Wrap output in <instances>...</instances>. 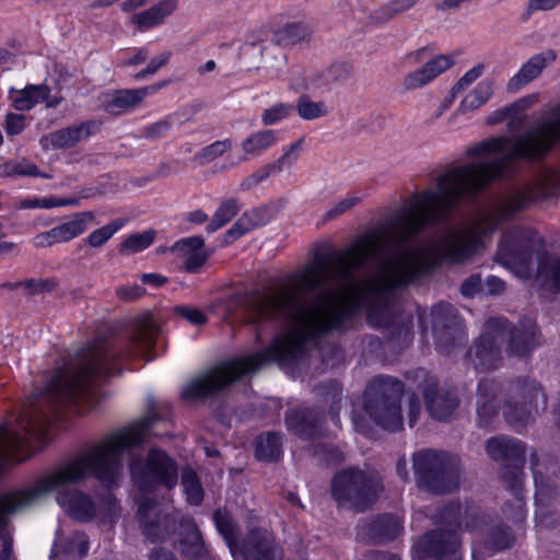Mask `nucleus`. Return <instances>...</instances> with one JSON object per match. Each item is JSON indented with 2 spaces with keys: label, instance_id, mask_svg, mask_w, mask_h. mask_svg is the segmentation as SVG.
I'll return each mask as SVG.
<instances>
[{
  "label": "nucleus",
  "instance_id": "7ed1b4c3",
  "mask_svg": "<svg viewBox=\"0 0 560 560\" xmlns=\"http://www.w3.org/2000/svg\"><path fill=\"white\" fill-rule=\"evenodd\" d=\"M156 420V415H148L137 425L106 436L89 450L57 465L32 488L8 493L1 502L7 504L10 512H19L54 492L57 503L70 517L79 522H90L96 517L112 522L118 511L116 498L108 492L97 506L77 486L94 477L108 489L117 488L122 476V453L139 445Z\"/></svg>",
  "mask_w": 560,
  "mask_h": 560
},
{
  "label": "nucleus",
  "instance_id": "13d9d810",
  "mask_svg": "<svg viewBox=\"0 0 560 560\" xmlns=\"http://www.w3.org/2000/svg\"><path fill=\"white\" fill-rule=\"evenodd\" d=\"M174 313L194 325H203L207 323L206 315L191 305H177L174 307Z\"/></svg>",
  "mask_w": 560,
  "mask_h": 560
},
{
  "label": "nucleus",
  "instance_id": "3c124183",
  "mask_svg": "<svg viewBox=\"0 0 560 560\" xmlns=\"http://www.w3.org/2000/svg\"><path fill=\"white\" fill-rule=\"evenodd\" d=\"M552 504H536V525L546 528L551 529L555 528L560 524V516L551 508Z\"/></svg>",
  "mask_w": 560,
  "mask_h": 560
},
{
  "label": "nucleus",
  "instance_id": "f8f14e48",
  "mask_svg": "<svg viewBox=\"0 0 560 560\" xmlns=\"http://www.w3.org/2000/svg\"><path fill=\"white\" fill-rule=\"evenodd\" d=\"M238 556L244 560H283L284 551L270 530L254 527L238 545Z\"/></svg>",
  "mask_w": 560,
  "mask_h": 560
},
{
  "label": "nucleus",
  "instance_id": "c03bdc74",
  "mask_svg": "<svg viewBox=\"0 0 560 560\" xmlns=\"http://www.w3.org/2000/svg\"><path fill=\"white\" fill-rule=\"evenodd\" d=\"M155 232L153 230L143 233L129 235L120 245L119 253L121 255H130L142 252L148 248L154 241Z\"/></svg>",
  "mask_w": 560,
  "mask_h": 560
},
{
  "label": "nucleus",
  "instance_id": "2eb2a0df",
  "mask_svg": "<svg viewBox=\"0 0 560 560\" xmlns=\"http://www.w3.org/2000/svg\"><path fill=\"white\" fill-rule=\"evenodd\" d=\"M486 452L491 459L500 462L501 465H520L525 464L527 446L516 438L499 435L487 441Z\"/></svg>",
  "mask_w": 560,
  "mask_h": 560
},
{
  "label": "nucleus",
  "instance_id": "423d86ee",
  "mask_svg": "<svg viewBox=\"0 0 560 560\" xmlns=\"http://www.w3.org/2000/svg\"><path fill=\"white\" fill-rule=\"evenodd\" d=\"M412 467L419 487L436 494L456 489L462 478L460 459L445 452L417 451L412 455Z\"/></svg>",
  "mask_w": 560,
  "mask_h": 560
},
{
  "label": "nucleus",
  "instance_id": "6ab92c4d",
  "mask_svg": "<svg viewBox=\"0 0 560 560\" xmlns=\"http://www.w3.org/2000/svg\"><path fill=\"white\" fill-rule=\"evenodd\" d=\"M425 407L430 416L439 421L448 420L458 407L457 395L450 389L434 384L428 385L423 390Z\"/></svg>",
  "mask_w": 560,
  "mask_h": 560
},
{
  "label": "nucleus",
  "instance_id": "4d7b16f0",
  "mask_svg": "<svg viewBox=\"0 0 560 560\" xmlns=\"http://www.w3.org/2000/svg\"><path fill=\"white\" fill-rule=\"evenodd\" d=\"M170 58V51H164L161 55L153 57L144 69L135 74V79L142 80L149 75L155 74L162 67L167 65Z\"/></svg>",
  "mask_w": 560,
  "mask_h": 560
},
{
  "label": "nucleus",
  "instance_id": "69168bd1",
  "mask_svg": "<svg viewBox=\"0 0 560 560\" xmlns=\"http://www.w3.org/2000/svg\"><path fill=\"white\" fill-rule=\"evenodd\" d=\"M327 386L329 388V392L326 395L327 396L330 395L331 396V400H332V404H331V407H330V415H331V418H332L334 422L338 425V422H339V419H338V410H339L338 402L340 401L342 389H341L340 384L338 382H336V381H330L327 384Z\"/></svg>",
  "mask_w": 560,
  "mask_h": 560
},
{
  "label": "nucleus",
  "instance_id": "09e8293b",
  "mask_svg": "<svg viewBox=\"0 0 560 560\" xmlns=\"http://www.w3.org/2000/svg\"><path fill=\"white\" fill-rule=\"evenodd\" d=\"M7 495L8 493L1 495L0 501H2ZM5 505V503L0 502V540L2 544L0 560H14L12 555V537L3 530L7 525V517L14 512H10Z\"/></svg>",
  "mask_w": 560,
  "mask_h": 560
},
{
  "label": "nucleus",
  "instance_id": "6e6552de",
  "mask_svg": "<svg viewBox=\"0 0 560 560\" xmlns=\"http://www.w3.org/2000/svg\"><path fill=\"white\" fill-rule=\"evenodd\" d=\"M382 490L383 485L375 474L353 467L337 472L331 480L336 502L355 512L371 508Z\"/></svg>",
  "mask_w": 560,
  "mask_h": 560
},
{
  "label": "nucleus",
  "instance_id": "4be33fe9",
  "mask_svg": "<svg viewBox=\"0 0 560 560\" xmlns=\"http://www.w3.org/2000/svg\"><path fill=\"white\" fill-rule=\"evenodd\" d=\"M171 250L177 254L178 258L183 260V268L190 273L198 272L210 256L201 236L179 240L171 247Z\"/></svg>",
  "mask_w": 560,
  "mask_h": 560
},
{
  "label": "nucleus",
  "instance_id": "8fccbe9b",
  "mask_svg": "<svg viewBox=\"0 0 560 560\" xmlns=\"http://www.w3.org/2000/svg\"><path fill=\"white\" fill-rule=\"evenodd\" d=\"M4 172L8 176H40L48 177L47 175L40 173L37 166L23 159L15 162H8L4 164Z\"/></svg>",
  "mask_w": 560,
  "mask_h": 560
},
{
  "label": "nucleus",
  "instance_id": "20e7f679",
  "mask_svg": "<svg viewBox=\"0 0 560 560\" xmlns=\"http://www.w3.org/2000/svg\"><path fill=\"white\" fill-rule=\"evenodd\" d=\"M137 518L142 534L152 542L170 537L179 522L183 529L179 550L188 560H207L209 555L201 533L191 517H180L178 513H162L156 502L150 498L139 499Z\"/></svg>",
  "mask_w": 560,
  "mask_h": 560
},
{
  "label": "nucleus",
  "instance_id": "6e6d98bb",
  "mask_svg": "<svg viewBox=\"0 0 560 560\" xmlns=\"http://www.w3.org/2000/svg\"><path fill=\"white\" fill-rule=\"evenodd\" d=\"M504 514L514 523H522L526 517L525 501L522 494L515 495L511 503L504 506Z\"/></svg>",
  "mask_w": 560,
  "mask_h": 560
},
{
  "label": "nucleus",
  "instance_id": "1a4fd4ad",
  "mask_svg": "<svg viewBox=\"0 0 560 560\" xmlns=\"http://www.w3.org/2000/svg\"><path fill=\"white\" fill-rule=\"evenodd\" d=\"M539 401L545 408L547 396L541 384L529 377L516 378L506 388L503 416L516 429L524 428L534 421Z\"/></svg>",
  "mask_w": 560,
  "mask_h": 560
},
{
  "label": "nucleus",
  "instance_id": "9b49d317",
  "mask_svg": "<svg viewBox=\"0 0 560 560\" xmlns=\"http://www.w3.org/2000/svg\"><path fill=\"white\" fill-rule=\"evenodd\" d=\"M490 328H495L500 340L506 343L505 352L517 358L528 357L541 345V334L532 318H523L513 324L506 319H490Z\"/></svg>",
  "mask_w": 560,
  "mask_h": 560
},
{
  "label": "nucleus",
  "instance_id": "de8ad7c7",
  "mask_svg": "<svg viewBox=\"0 0 560 560\" xmlns=\"http://www.w3.org/2000/svg\"><path fill=\"white\" fill-rule=\"evenodd\" d=\"M294 110V105L290 103H276L268 108H265L261 113V122L264 126H273L288 117Z\"/></svg>",
  "mask_w": 560,
  "mask_h": 560
},
{
  "label": "nucleus",
  "instance_id": "393cba45",
  "mask_svg": "<svg viewBox=\"0 0 560 560\" xmlns=\"http://www.w3.org/2000/svg\"><path fill=\"white\" fill-rule=\"evenodd\" d=\"M362 535L374 544H382L397 538L402 532V523L398 516L384 514L362 525Z\"/></svg>",
  "mask_w": 560,
  "mask_h": 560
},
{
  "label": "nucleus",
  "instance_id": "680f3d73",
  "mask_svg": "<svg viewBox=\"0 0 560 560\" xmlns=\"http://www.w3.org/2000/svg\"><path fill=\"white\" fill-rule=\"evenodd\" d=\"M360 202V198L358 197H347L342 200H340L338 203H336L334 207H331L329 210L326 211L324 214L323 220L329 221L332 220L350 209H352L355 205Z\"/></svg>",
  "mask_w": 560,
  "mask_h": 560
},
{
  "label": "nucleus",
  "instance_id": "f3484780",
  "mask_svg": "<svg viewBox=\"0 0 560 560\" xmlns=\"http://www.w3.org/2000/svg\"><path fill=\"white\" fill-rule=\"evenodd\" d=\"M533 252L532 241L517 231L503 235L497 256L498 260L504 265H526Z\"/></svg>",
  "mask_w": 560,
  "mask_h": 560
},
{
  "label": "nucleus",
  "instance_id": "603ef678",
  "mask_svg": "<svg viewBox=\"0 0 560 560\" xmlns=\"http://www.w3.org/2000/svg\"><path fill=\"white\" fill-rule=\"evenodd\" d=\"M232 148V140L225 139L221 141H215L207 147H205L200 153H198L197 158L201 161V163H209L217 158L223 155L226 151Z\"/></svg>",
  "mask_w": 560,
  "mask_h": 560
},
{
  "label": "nucleus",
  "instance_id": "c756f323",
  "mask_svg": "<svg viewBox=\"0 0 560 560\" xmlns=\"http://www.w3.org/2000/svg\"><path fill=\"white\" fill-rule=\"evenodd\" d=\"M312 36L311 28L304 23H288L273 32L272 43L278 47L289 48L308 42Z\"/></svg>",
  "mask_w": 560,
  "mask_h": 560
},
{
  "label": "nucleus",
  "instance_id": "a19ab883",
  "mask_svg": "<svg viewBox=\"0 0 560 560\" xmlns=\"http://www.w3.org/2000/svg\"><path fill=\"white\" fill-rule=\"evenodd\" d=\"M250 52L255 59H265L266 67L275 70L277 75L287 62V55L272 47L250 44Z\"/></svg>",
  "mask_w": 560,
  "mask_h": 560
},
{
  "label": "nucleus",
  "instance_id": "ddd939ff",
  "mask_svg": "<svg viewBox=\"0 0 560 560\" xmlns=\"http://www.w3.org/2000/svg\"><path fill=\"white\" fill-rule=\"evenodd\" d=\"M500 337L495 328H490L482 334L469 349L467 355L478 371L498 369L502 363Z\"/></svg>",
  "mask_w": 560,
  "mask_h": 560
},
{
  "label": "nucleus",
  "instance_id": "4c0bfd02",
  "mask_svg": "<svg viewBox=\"0 0 560 560\" xmlns=\"http://www.w3.org/2000/svg\"><path fill=\"white\" fill-rule=\"evenodd\" d=\"M525 464L501 465L499 479L514 495L522 494L525 485Z\"/></svg>",
  "mask_w": 560,
  "mask_h": 560
},
{
  "label": "nucleus",
  "instance_id": "cd10ccee",
  "mask_svg": "<svg viewBox=\"0 0 560 560\" xmlns=\"http://www.w3.org/2000/svg\"><path fill=\"white\" fill-rule=\"evenodd\" d=\"M353 75V68L346 62H335L328 68L314 72L311 77V84L316 89L342 85Z\"/></svg>",
  "mask_w": 560,
  "mask_h": 560
},
{
  "label": "nucleus",
  "instance_id": "c9c22d12",
  "mask_svg": "<svg viewBox=\"0 0 560 560\" xmlns=\"http://www.w3.org/2000/svg\"><path fill=\"white\" fill-rule=\"evenodd\" d=\"M89 550V539L84 533L75 532L71 534L63 542L56 544L52 549V557L65 555L77 560L83 558Z\"/></svg>",
  "mask_w": 560,
  "mask_h": 560
},
{
  "label": "nucleus",
  "instance_id": "e433bc0d",
  "mask_svg": "<svg viewBox=\"0 0 560 560\" xmlns=\"http://www.w3.org/2000/svg\"><path fill=\"white\" fill-rule=\"evenodd\" d=\"M282 452V436L278 432H267L256 439V457L271 462L279 458Z\"/></svg>",
  "mask_w": 560,
  "mask_h": 560
},
{
  "label": "nucleus",
  "instance_id": "f257e3e1",
  "mask_svg": "<svg viewBox=\"0 0 560 560\" xmlns=\"http://www.w3.org/2000/svg\"><path fill=\"white\" fill-rule=\"evenodd\" d=\"M451 212L452 167L435 178V188L413 194L385 226L361 235L345 250L315 258L267 292L219 299L212 307L224 319L273 322L283 332L265 351L222 362L194 377L182 388V398L217 396L269 361L284 366L302 360L320 336L346 329L359 307L366 310L373 326L390 325L396 290L441 262L452 264V230L424 245L407 244Z\"/></svg>",
  "mask_w": 560,
  "mask_h": 560
},
{
  "label": "nucleus",
  "instance_id": "49530a36",
  "mask_svg": "<svg viewBox=\"0 0 560 560\" xmlns=\"http://www.w3.org/2000/svg\"><path fill=\"white\" fill-rule=\"evenodd\" d=\"M538 279L544 287L560 291V258L542 264L538 270Z\"/></svg>",
  "mask_w": 560,
  "mask_h": 560
},
{
  "label": "nucleus",
  "instance_id": "b1692460",
  "mask_svg": "<svg viewBox=\"0 0 560 560\" xmlns=\"http://www.w3.org/2000/svg\"><path fill=\"white\" fill-rule=\"evenodd\" d=\"M530 468L534 476L536 504H552L559 497V485L555 478L549 476L550 468H540L539 457L535 450L529 453Z\"/></svg>",
  "mask_w": 560,
  "mask_h": 560
},
{
  "label": "nucleus",
  "instance_id": "7c9ffc66",
  "mask_svg": "<svg viewBox=\"0 0 560 560\" xmlns=\"http://www.w3.org/2000/svg\"><path fill=\"white\" fill-rule=\"evenodd\" d=\"M213 521L232 556L236 558L238 552V526L235 520L226 510L218 509L213 513Z\"/></svg>",
  "mask_w": 560,
  "mask_h": 560
},
{
  "label": "nucleus",
  "instance_id": "864d4df0",
  "mask_svg": "<svg viewBox=\"0 0 560 560\" xmlns=\"http://www.w3.org/2000/svg\"><path fill=\"white\" fill-rule=\"evenodd\" d=\"M313 455L319 460L326 462L328 464H337L343 459L342 452L340 450L325 443H318L314 445Z\"/></svg>",
  "mask_w": 560,
  "mask_h": 560
},
{
  "label": "nucleus",
  "instance_id": "a18cd8bd",
  "mask_svg": "<svg viewBox=\"0 0 560 560\" xmlns=\"http://www.w3.org/2000/svg\"><path fill=\"white\" fill-rule=\"evenodd\" d=\"M122 226V220H113L108 224L90 233L84 242L93 248H100L105 245Z\"/></svg>",
  "mask_w": 560,
  "mask_h": 560
},
{
  "label": "nucleus",
  "instance_id": "9d476101",
  "mask_svg": "<svg viewBox=\"0 0 560 560\" xmlns=\"http://www.w3.org/2000/svg\"><path fill=\"white\" fill-rule=\"evenodd\" d=\"M130 474L141 491H150L160 486L172 489L178 478L176 463L160 448H151L144 459L132 458Z\"/></svg>",
  "mask_w": 560,
  "mask_h": 560
},
{
  "label": "nucleus",
  "instance_id": "2f4dec72",
  "mask_svg": "<svg viewBox=\"0 0 560 560\" xmlns=\"http://www.w3.org/2000/svg\"><path fill=\"white\" fill-rule=\"evenodd\" d=\"M95 215L92 211L77 213L74 218L58 226L52 228L58 243L69 242L70 240L83 234L88 225L92 223Z\"/></svg>",
  "mask_w": 560,
  "mask_h": 560
},
{
  "label": "nucleus",
  "instance_id": "39448f33",
  "mask_svg": "<svg viewBox=\"0 0 560 560\" xmlns=\"http://www.w3.org/2000/svg\"><path fill=\"white\" fill-rule=\"evenodd\" d=\"M442 522L451 526L447 529L439 528L425 534L417 542V551L423 557L442 558L452 555L454 560H460L456 555L460 546L459 537L455 528L464 526L468 530L477 528L483 521V516L475 506H462L452 502L443 508L440 513Z\"/></svg>",
  "mask_w": 560,
  "mask_h": 560
},
{
  "label": "nucleus",
  "instance_id": "72a5a7b5",
  "mask_svg": "<svg viewBox=\"0 0 560 560\" xmlns=\"http://www.w3.org/2000/svg\"><path fill=\"white\" fill-rule=\"evenodd\" d=\"M420 0H389L382 7L373 10L369 21L375 25L388 23L397 15L411 10Z\"/></svg>",
  "mask_w": 560,
  "mask_h": 560
},
{
  "label": "nucleus",
  "instance_id": "dca6fc26",
  "mask_svg": "<svg viewBox=\"0 0 560 560\" xmlns=\"http://www.w3.org/2000/svg\"><path fill=\"white\" fill-rule=\"evenodd\" d=\"M303 145V138L290 144L284 153L276 161L265 164L256 172L245 177L240 184L242 190H249L269 178L271 175L281 173L283 170L292 167L299 159Z\"/></svg>",
  "mask_w": 560,
  "mask_h": 560
},
{
  "label": "nucleus",
  "instance_id": "774afa93",
  "mask_svg": "<svg viewBox=\"0 0 560 560\" xmlns=\"http://www.w3.org/2000/svg\"><path fill=\"white\" fill-rule=\"evenodd\" d=\"M482 289V282L479 275H472L467 278L460 287V293L464 296L471 298Z\"/></svg>",
  "mask_w": 560,
  "mask_h": 560
},
{
  "label": "nucleus",
  "instance_id": "a878e982",
  "mask_svg": "<svg viewBox=\"0 0 560 560\" xmlns=\"http://www.w3.org/2000/svg\"><path fill=\"white\" fill-rule=\"evenodd\" d=\"M453 61L447 56H439L428 62L420 69L409 72L402 79L401 85L405 91L421 89L433 81L442 72L450 69Z\"/></svg>",
  "mask_w": 560,
  "mask_h": 560
},
{
  "label": "nucleus",
  "instance_id": "5fc2aeb1",
  "mask_svg": "<svg viewBox=\"0 0 560 560\" xmlns=\"http://www.w3.org/2000/svg\"><path fill=\"white\" fill-rule=\"evenodd\" d=\"M483 69V65L479 63L471 68L470 70H468L452 88V97H455L456 94L468 89L472 84V82H475L482 74Z\"/></svg>",
  "mask_w": 560,
  "mask_h": 560
},
{
  "label": "nucleus",
  "instance_id": "58836bf2",
  "mask_svg": "<svg viewBox=\"0 0 560 560\" xmlns=\"http://www.w3.org/2000/svg\"><path fill=\"white\" fill-rule=\"evenodd\" d=\"M295 109L303 120L320 119L329 114V107L325 101H313L310 95L302 94L296 100Z\"/></svg>",
  "mask_w": 560,
  "mask_h": 560
},
{
  "label": "nucleus",
  "instance_id": "c85d7f7f",
  "mask_svg": "<svg viewBox=\"0 0 560 560\" xmlns=\"http://www.w3.org/2000/svg\"><path fill=\"white\" fill-rule=\"evenodd\" d=\"M50 95V89L46 84H28L22 90L11 88L9 98L12 106L20 112L30 110L36 104L45 101Z\"/></svg>",
  "mask_w": 560,
  "mask_h": 560
},
{
  "label": "nucleus",
  "instance_id": "473e14b6",
  "mask_svg": "<svg viewBox=\"0 0 560 560\" xmlns=\"http://www.w3.org/2000/svg\"><path fill=\"white\" fill-rule=\"evenodd\" d=\"M278 141V132L272 129H262L249 135L242 142L243 152L252 158L259 156Z\"/></svg>",
  "mask_w": 560,
  "mask_h": 560
},
{
  "label": "nucleus",
  "instance_id": "412c9836",
  "mask_svg": "<svg viewBox=\"0 0 560 560\" xmlns=\"http://www.w3.org/2000/svg\"><path fill=\"white\" fill-rule=\"evenodd\" d=\"M167 84L168 81L164 80L140 89L118 91L105 104V110L110 115H121L130 109L138 107L145 96L156 93Z\"/></svg>",
  "mask_w": 560,
  "mask_h": 560
},
{
  "label": "nucleus",
  "instance_id": "0eeeda50",
  "mask_svg": "<svg viewBox=\"0 0 560 560\" xmlns=\"http://www.w3.org/2000/svg\"><path fill=\"white\" fill-rule=\"evenodd\" d=\"M404 384L395 377L375 376L364 392L363 408L380 427L395 432L402 428L400 399Z\"/></svg>",
  "mask_w": 560,
  "mask_h": 560
},
{
  "label": "nucleus",
  "instance_id": "ea45409f",
  "mask_svg": "<svg viewBox=\"0 0 560 560\" xmlns=\"http://www.w3.org/2000/svg\"><path fill=\"white\" fill-rule=\"evenodd\" d=\"M493 93L490 81H481L460 103L459 113L475 110L486 104Z\"/></svg>",
  "mask_w": 560,
  "mask_h": 560
},
{
  "label": "nucleus",
  "instance_id": "aec40b11",
  "mask_svg": "<svg viewBox=\"0 0 560 560\" xmlns=\"http://www.w3.org/2000/svg\"><path fill=\"white\" fill-rule=\"evenodd\" d=\"M556 58L557 55L551 49L532 56L508 81V92H518L522 88L537 79L542 71L556 60Z\"/></svg>",
  "mask_w": 560,
  "mask_h": 560
},
{
  "label": "nucleus",
  "instance_id": "052dcab7",
  "mask_svg": "<svg viewBox=\"0 0 560 560\" xmlns=\"http://www.w3.org/2000/svg\"><path fill=\"white\" fill-rule=\"evenodd\" d=\"M254 230L253 224L249 223L247 217L243 213L237 221L225 233V243L234 242L242 235Z\"/></svg>",
  "mask_w": 560,
  "mask_h": 560
},
{
  "label": "nucleus",
  "instance_id": "5701e85b",
  "mask_svg": "<svg viewBox=\"0 0 560 560\" xmlns=\"http://www.w3.org/2000/svg\"><path fill=\"white\" fill-rule=\"evenodd\" d=\"M501 384L494 378H482L477 390V417L480 427H487L499 411Z\"/></svg>",
  "mask_w": 560,
  "mask_h": 560
},
{
  "label": "nucleus",
  "instance_id": "a211bd4d",
  "mask_svg": "<svg viewBox=\"0 0 560 560\" xmlns=\"http://www.w3.org/2000/svg\"><path fill=\"white\" fill-rule=\"evenodd\" d=\"M285 423L290 431L302 439H315L324 435L320 413L313 408L287 411Z\"/></svg>",
  "mask_w": 560,
  "mask_h": 560
},
{
  "label": "nucleus",
  "instance_id": "0e129e2a",
  "mask_svg": "<svg viewBox=\"0 0 560 560\" xmlns=\"http://www.w3.org/2000/svg\"><path fill=\"white\" fill-rule=\"evenodd\" d=\"M245 217H247L249 223L253 224V228L256 229L258 226H262L267 224L271 220V213L268 208H256L250 211L244 212Z\"/></svg>",
  "mask_w": 560,
  "mask_h": 560
},
{
  "label": "nucleus",
  "instance_id": "79ce46f5",
  "mask_svg": "<svg viewBox=\"0 0 560 560\" xmlns=\"http://www.w3.org/2000/svg\"><path fill=\"white\" fill-rule=\"evenodd\" d=\"M240 211L237 199L230 198L223 200L214 212L211 221L207 225V231L213 233L228 224Z\"/></svg>",
  "mask_w": 560,
  "mask_h": 560
},
{
  "label": "nucleus",
  "instance_id": "4468645a",
  "mask_svg": "<svg viewBox=\"0 0 560 560\" xmlns=\"http://www.w3.org/2000/svg\"><path fill=\"white\" fill-rule=\"evenodd\" d=\"M100 128L95 120H88L78 125L52 131L40 138V144L45 150H59L74 147L80 141L88 139Z\"/></svg>",
  "mask_w": 560,
  "mask_h": 560
},
{
  "label": "nucleus",
  "instance_id": "f03ea898",
  "mask_svg": "<svg viewBox=\"0 0 560 560\" xmlns=\"http://www.w3.org/2000/svg\"><path fill=\"white\" fill-rule=\"evenodd\" d=\"M159 334V325L147 314L130 323L126 341L97 339L81 349L67 366L56 371L18 417L0 424V460L20 463L28 458L35 443H44L50 417L69 404L89 405L95 380L119 372L126 359L152 361Z\"/></svg>",
  "mask_w": 560,
  "mask_h": 560
},
{
  "label": "nucleus",
  "instance_id": "37998d69",
  "mask_svg": "<svg viewBox=\"0 0 560 560\" xmlns=\"http://www.w3.org/2000/svg\"><path fill=\"white\" fill-rule=\"evenodd\" d=\"M182 486L188 503L199 505L203 500V489L197 474L190 467L182 470Z\"/></svg>",
  "mask_w": 560,
  "mask_h": 560
},
{
  "label": "nucleus",
  "instance_id": "338daca9",
  "mask_svg": "<svg viewBox=\"0 0 560 560\" xmlns=\"http://www.w3.org/2000/svg\"><path fill=\"white\" fill-rule=\"evenodd\" d=\"M25 117L22 114L9 113L5 117V131L8 135L14 136L24 129Z\"/></svg>",
  "mask_w": 560,
  "mask_h": 560
},
{
  "label": "nucleus",
  "instance_id": "e2e57ef3",
  "mask_svg": "<svg viewBox=\"0 0 560 560\" xmlns=\"http://www.w3.org/2000/svg\"><path fill=\"white\" fill-rule=\"evenodd\" d=\"M560 4V0H528L524 10V20H528L535 12L550 11Z\"/></svg>",
  "mask_w": 560,
  "mask_h": 560
},
{
  "label": "nucleus",
  "instance_id": "f704fd0d",
  "mask_svg": "<svg viewBox=\"0 0 560 560\" xmlns=\"http://www.w3.org/2000/svg\"><path fill=\"white\" fill-rule=\"evenodd\" d=\"M515 542V536L510 528L501 523L488 527L483 545L486 549L498 552L511 548Z\"/></svg>",
  "mask_w": 560,
  "mask_h": 560
},
{
  "label": "nucleus",
  "instance_id": "bf43d9fd",
  "mask_svg": "<svg viewBox=\"0 0 560 560\" xmlns=\"http://www.w3.org/2000/svg\"><path fill=\"white\" fill-rule=\"evenodd\" d=\"M527 106V101L522 98L517 101L516 103L501 108L499 110H495L487 118L488 125H495L503 120H505L508 117H510L512 114L516 113L518 109H525Z\"/></svg>",
  "mask_w": 560,
  "mask_h": 560
},
{
  "label": "nucleus",
  "instance_id": "bb28decb",
  "mask_svg": "<svg viewBox=\"0 0 560 560\" xmlns=\"http://www.w3.org/2000/svg\"><path fill=\"white\" fill-rule=\"evenodd\" d=\"M172 0H161L159 3L130 16V23L139 31H147L164 23L165 19L173 14Z\"/></svg>",
  "mask_w": 560,
  "mask_h": 560
}]
</instances>
